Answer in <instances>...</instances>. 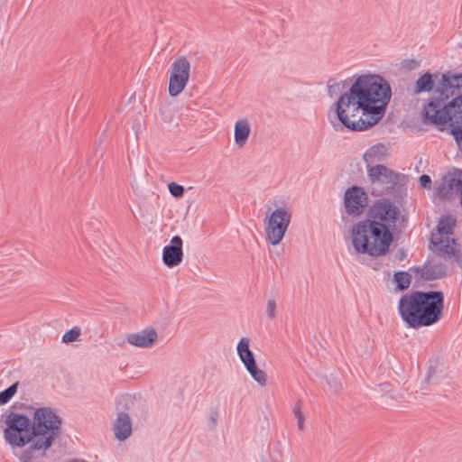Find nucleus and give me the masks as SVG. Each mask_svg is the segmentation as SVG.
Returning <instances> with one entry per match:
<instances>
[{
  "mask_svg": "<svg viewBox=\"0 0 462 462\" xmlns=\"http://www.w3.org/2000/svg\"><path fill=\"white\" fill-rule=\"evenodd\" d=\"M454 124L462 125V95L450 102Z\"/></svg>",
  "mask_w": 462,
  "mask_h": 462,
  "instance_id": "20",
  "label": "nucleus"
},
{
  "mask_svg": "<svg viewBox=\"0 0 462 462\" xmlns=\"http://www.w3.org/2000/svg\"><path fill=\"white\" fill-rule=\"evenodd\" d=\"M448 94L440 96L439 93L433 94L430 102L423 107L422 115L424 120L442 128L448 124H454L450 102H447Z\"/></svg>",
  "mask_w": 462,
  "mask_h": 462,
  "instance_id": "6",
  "label": "nucleus"
},
{
  "mask_svg": "<svg viewBox=\"0 0 462 462\" xmlns=\"http://www.w3.org/2000/svg\"><path fill=\"white\" fill-rule=\"evenodd\" d=\"M460 87H462V72L452 76L442 75L441 83L436 88L435 94L439 93L444 97L448 94L449 97Z\"/></svg>",
  "mask_w": 462,
  "mask_h": 462,
  "instance_id": "14",
  "label": "nucleus"
},
{
  "mask_svg": "<svg viewBox=\"0 0 462 462\" xmlns=\"http://www.w3.org/2000/svg\"><path fill=\"white\" fill-rule=\"evenodd\" d=\"M168 189L170 191V193L174 197V198H177V199H180L183 197V194H184V188L178 184V183H175V182H171L168 184Z\"/></svg>",
  "mask_w": 462,
  "mask_h": 462,
  "instance_id": "26",
  "label": "nucleus"
},
{
  "mask_svg": "<svg viewBox=\"0 0 462 462\" xmlns=\"http://www.w3.org/2000/svg\"><path fill=\"white\" fill-rule=\"evenodd\" d=\"M444 297L440 291H416L403 295L398 311L411 328L428 327L437 323L442 315Z\"/></svg>",
  "mask_w": 462,
  "mask_h": 462,
  "instance_id": "3",
  "label": "nucleus"
},
{
  "mask_svg": "<svg viewBox=\"0 0 462 462\" xmlns=\"http://www.w3.org/2000/svg\"><path fill=\"white\" fill-rule=\"evenodd\" d=\"M17 391V383H14L0 393V405L7 403Z\"/></svg>",
  "mask_w": 462,
  "mask_h": 462,
  "instance_id": "24",
  "label": "nucleus"
},
{
  "mask_svg": "<svg viewBox=\"0 0 462 462\" xmlns=\"http://www.w3.org/2000/svg\"><path fill=\"white\" fill-rule=\"evenodd\" d=\"M456 219L451 216L439 218L436 232L432 233L430 244L439 254H455L456 242L451 237Z\"/></svg>",
  "mask_w": 462,
  "mask_h": 462,
  "instance_id": "7",
  "label": "nucleus"
},
{
  "mask_svg": "<svg viewBox=\"0 0 462 462\" xmlns=\"http://www.w3.org/2000/svg\"><path fill=\"white\" fill-rule=\"evenodd\" d=\"M236 352L245 367L256 362L254 355L250 349V339L248 337L240 338L236 345Z\"/></svg>",
  "mask_w": 462,
  "mask_h": 462,
  "instance_id": "17",
  "label": "nucleus"
},
{
  "mask_svg": "<svg viewBox=\"0 0 462 462\" xmlns=\"http://www.w3.org/2000/svg\"><path fill=\"white\" fill-rule=\"evenodd\" d=\"M367 176L372 183L385 188H393L399 180L398 174L383 164L367 169Z\"/></svg>",
  "mask_w": 462,
  "mask_h": 462,
  "instance_id": "11",
  "label": "nucleus"
},
{
  "mask_svg": "<svg viewBox=\"0 0 462 462\" xmlns=\"http://www.w3.org/2000/svg\"><path fill=\"white\" fill-rule=\"evenodd\" d=\"M292 413L297 419V426L300 430L304 429L305 417L301 411V404L300 402H296L292 408Z\"/></svg>",
  "mask_w": 462,
  "mask_h": 462,
  "instance_id": "23",
  "label": "nucleus"
},
{
  "mask_svg": "<svg viewBox=\"0 0 462 462\" xmlns=\"http://www.w3.org/2000/svg\"><path fill=\"white\" fill-rule=\"evenodd\" d=\"M344 204L349 215L358 216L367 204V195L362 188L353 186L346 190Z\"/></svg>",
  "mask_w": 462,
  "mask_h": 462,
  "instance_id": "9",
  "label": "nucleus"
},
{
  "mask_svg": "<svg viewBox=\"0 0 462 462\" xmlns=\"http://www.w3.org/2000/svg\"><path fill=\"white\" fill-rule=\"evenodd\" d=\"M451 132H452V134H453L458 147L462 151V129L454 128V129H452Z\"/></svg>",
  "mask_w": 462,
  "mask_h": 462,
  "instance_id": "27",
  "label": "nucleus"
},
{
  "mask_svg": "<svg viewBox=\"0 0 462 462\" xmlns=\"http://www.w3.org/2000/svg\"><path fill=\"white\" fill-rule=\"evenodd\" d=\"M387 156V149L383 144H375L365 151L363 160L366 165V169L374 166V163L383 161Z\"/></svg>",
  "mask_w": 462,
  "mask_h": 462,
  "instance_id": "16",
  "label": "nucleus"
},
{
  "mask_svg": "<svg viewBox=\"0 0 462 462\" xmlns=\"http://www.w3.org/2000/svg\"><path fill=\"white\" fill-rule=\"evenodd\" d=\"M252 379L261 387H265L268 383L266 373L257 366L256 362L245 367Z\"/></svg>",
  "mask_w": 462,
  "mask_h": 462,
  "instance_id": "18",
  "label": "nucleus"
},
{
  "mask_svg": "<svg viewBox=\"0 0 462 462\" xmlns=\"http://www.w3.org/2000/svg\"><path fill=\"white\" fill-rule=\"evenodd\" d=\"M190 76V62L184 57L177 58L171 65L169 71V95L179 96L186 88Z\"/></svg>",
  "mask_w": 462,
  "mask_h": 462,
  "instance_id": "8",
  "label": "nucleus"
},
{
  "mask_svg": "<svg viewBox=\"0 0 462 462\" xmlns=\"http://www.w3.org/2000/svg\"><path fill=\"white\" fill-rule=\"evenodd\" d=\"M433 88L432 76L427 72L418 79L415 84V93L430 91Z\"/></svg>",
  "mask_w": 462,
  "mask_h": 462,
  "instance_id": "19",
  "label": "nucleus"
},
{
  "mask_svg": "<svg viewBox=\"0 0 462 462\" xmlns=\"http://www.w3.org/2000/svg\"><path fill=\"white\" fill-rule=\"evenodd\" d=\"M62 419L58 411L50 406L35 409L32 415V441L23 460L37 458V462L47 457L55 439L60 436Z\"/></svg>",
  "mask_w": 462,
  "mask_h": 462,
  "instance_id": "4",
  "label": "nucleus"
},
{
  "mask_svg": "<svg viewBox=\"0 0 462 462\" xmlns=\"http://www.w3.org/2000/svg\"><path fill=\"white\" fill-rule=\"evenodd\" d=\"M115 437L119 441H125L132 434V420L125 412H120L113 425Z\"/></svg>",
  "mask_w": 462,
  "mask_h": 462,
  "instance_id": "13",
  "label": "nucleus"
},
{
  "mask_svg": "<svg viewBox=\"0 0 462 462\" xmlns=\"http://www.w3.org/2000/svg\"><path fill=\"white\" fill-rule=\"evenodd\" d=\"M292 219V209L284 203L273 201L267 205L263 224L265 240L273 246L282 243Z\"/></svg>",
  "mask_w": 462,
  "mask_h": 462,
  "instance_id": "5",
  "label": "nucleus"
},
{
  "mask_svg": "<svg viewBox=\"0 0 462 462\" xmlns=\"http://www.w3.org/2000/svg\"><path fill=\"white\" fill-rule=\"evenodd\" d=\"M398 208L388 199L378 200L373 207V220L359 221L351 229V244L358 254L373 257L383 255L392 243L391 225Z\"/></svg>",
  "mask_w": 462,
  "mask_h": 462,
  "instance_id": "2",
  "label": "nucleus"
},
{
  "mask_svg": "<svg viewBox=\"0 0 462 462\" xmlns=\"http://www.w3.org/2000/svg\"><path fill=\"white\" fill-rule=\"evenodd\" d=\"M80 334H81L80 328L78 327H74L71 329H69V331H67L62 336V342L67 343V344L71 343V342L77 340L79 338V337L80 336Z\"/></svg>",
  "mask_w": 462,
  "mask_h": 462,
  "instance_id": "25",
  "label": "nucleus"
},
{
  "mask_svg": "<svg viewBox=\"0 0 462 462\" xmlns=\"http://www.w3.org/2000/svg\"><path fill=\"white\" fill-rule=\"evenodd\" d=\"M126 341L136 347L150 348L158 341V334L153 328L148 327L140 331L128 334Z\"/></svg>",
  "mask_w": 462,
  "mask_h": 462,
  "instance_id": "12",
  "label": "nucleus"
},
{
  "mask_svg": "<svg viewBox=\"0 0 462 462\" xmlns=\"http://www.w3.org/2000/svg\"><path fill=\"white\" fill-rule=\"evenodd\" d=\"M420 184L421 187L423 188H430V183H431V180L430 178V176L426 175V174H423L420 177Z\"/></svg>",
  "mask_w": 462,
  "mask_h": 462,
  "instance_id": "29",
  "label": "nucleus"
},
{
  "mask_svg": "<svg viewBox=\"0 0 462 462\" xmlns=\"http://www.w3.org/2000/svg\"><path fill=\"white\" fill-rule=\"evenodd\" d=\"M420 276L426 280L437 279L439 275L431 273L430 268H426L420 274Z\"/></svg>",
  "mask_w": 462,
  "mask_h": 462,
  "instance_id": "30",
  "label": "nucleus"
},
{
  "mask_svg": "<svg viewBox=\"0 0 462 462\" xmlns=\"http://www.w3.org/2000/svg\"><path fill=\"white\" fill-rule=\"evenodd\" d=\"M250 133L251 126L249 121L246 118L238 119L234 127L235 144L239 148H243L248 141Z\"/></svg>",
  "mask_w": 462,
  "mask_h": 462,
  "instance_id": "15",
  "label": "nucleus"
},
{
  "mask_svg": "<svg viewBox=\"0 0 462 462\" xmlns=\"http://www.w3.org/2000/svg\"><path fill=\"white\" fill-rule=\"evenodd\" d=\"M391 97L390 84L381 75H357L337 98L335 104L336 114L346 128L363 131L383 118Z\"/></svg>",
  "mask_w": 462,
  "mask_h": 462,
  "instance_id": "1",
  "label": "nucleus"
},
{
  "mask_svg": "<svg viewBox=\"0 0 462 462\" xmlns=\"http://www.w3.org/2000/svg\"><path fill=\"white\" fill-rule=\"evenodd\" d=\"M183 257V240L180 236H174L170 244L163 247L162 261L168 268H174L182 263Z\"/></svg>",
  "mask_w": 462,
  "mask_h": 462,
  "instance_id": "10",
  "label": "nucleus"
},
{
  "mask_svg": "<svg viewBox=\"0 0 462 462\" xmlns=\"http://www.w3.org/2000/svg\"><path fill=\"white\" fill-rule=\"evenodd\" d=\"M394 282L399 290H406L411 284V275L406 272H397L394 274Z\"/></svg>",
  "mask_w": 462,
  "mask_h": 462,
  "instance_id": "21",
  "label": "nucleus"
},
{
  "mask_svg": "<svg viewBox=\"0 0 462 462\" xmlns=\"http://www.w3.org/2000/svg\"><path fill=\"white\" fill-rule=\"evenodd\" d=\"M265 313L270 320H273L277 316V302L274 298H268L265 303Z\"/></svg>",
  "mask_w": 462,
  "mask_h": 462,
  "instance_id": "22",
  "label": "nucleus"
},
{
  "mask_svg": "<svg viewBox=\"0 0 462 462\" xmlns=\"http://www.w3.org/2000/svg\"><path fill=\"white\" fill-rule=\"evenodd\" d=\"M447 256H452L458 263L459 266L462 267V249L458 250L457 246L455 247V254H446Z\"/></svg>",
  "mask_w": 462,
  "mask_h": 462,
  "instance_id": "28",
  "label": "nucleus"
}]
</instances>
